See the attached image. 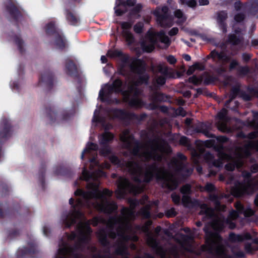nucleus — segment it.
Instances as JSON below:
<instances>
[{"instance_id": "34", "label": "nucleus", "mask_w": 258, "mask_h": 258, "mask_svg": "<svg viewBox=\"0 0 258 258\" xmlns=\"http://www.w3.org/2000/svg\"><path fill=\"white\" fill-rule=\"evenodd\" d=\"M181 4H185L189 7H194L196 6L197 3L195 0H180Z\"/></svg>"}, {"instance_id": "33", "label": "nucleus", "mask_w": 258, "mask_h": 258, "mask_svg": "<svg viewBox=\"0 0 258 258\" xmlns=\"http://www.w3.org/2000/svg\"><path fill=\"white\" fill-rule=\"evenodd\" d=\"M109 159H110V161L115 165H118L121 166L124 164L123 162L120 161L118 159V158L117 157H116L115 156H113V155L110 156L109 157Z\"/></svg>"}, {"instance_id": "53", "label": "nucleus", "mask_w": 258, "mask_h": 258, "mask_svg": "<svg viewBox=\"0 0 258 258\" xmlns=\"http://www.w3.org/2000/svg\"><path fill=\"white\" fill-rule=\"evenodd\" d=\"M167 60L170 64H174L176 62V59L173 55L168 56Z\"/></svg>"}, {"instance_id": "29", "label": "nucleus", "mask_w": 258, "mask_h": 258, "mask_svg": "<svg viewBox=\"0 0 258 258\" xmlns=\"http://www.w3.org/2000/svg\"><path fill=\"white\" fill-rule=\"evenodd\" d=\"M67 73L69 75H72L77 71V68L74 63L70 60H67Z\"/></svg>"}, {"instance_id": "24", "label": "nucleus", "mask_w": 258, "mask_h": 258, "mask_svg": "<svg viewBox=\"0 0 258 258\" xmlns=\"http://www.w3.org/2000/svg\"><path fill=\"white\" fill-rule=\"evenodd\" d=\"M174 14L175 17L177 19L176 23L178 25L182 24L186 21L187 17L180 9L175 11Z\"/></svg>"}, {"instance_id": "54", "label": "nucleus", "mask_w": 258, "mask_h": 258, "mask_svg": "<svg viewBox=\"0 0 258 258\" xmlns=\"http://www.w3.org/2000/svg\"><path fill=\"white\" fill-rule=\"evenodd\" d=\"M238 65V62L236 60H232L229 65V69L230 70L234 69L236 66Z\"/></svg>"}, {"instance_id": "5", "label": "nucleus", "mask_w": 258, "mask_h": 258, "mask_svg": "<svg viewBox=\"0 0 258 258\" xmlns=\"http://www.w3.org/2000/svg\"><path fill=\"white\" fill-rule=\"evenodd\" d=\"M235 207L237 212L232 210L229 213L228 218L226 220L221 213L219 212L215 213L212 209L208 208L206 204L201 205L200 213L205 214L207 219H212V221L210 226L215 230H222L225 225H227L229 228L233 229L235 227V224L232 220L235 219L238 217V213H243L245 216H250L253 215L255 212L250 208L244 210L240 202L235 203Z\"/></svg>"}, {"instance_id": "15", "label": "nucleus", "mask_w": 258, "mask_h": 258, "mask_svg": "<svg viewBox=\"0 0 258 258\" xmlns=\"http://www.w3.org/2000/svg\"><path fill=\"white\" fill-rule=\"evenodd\" d=\"M121 85L122 83L121 81L119 79H116L111 85L107 84L100 91L99 97L103 100L104 96H106L113 91L115 92H121L122 91L121 89Z\"/></svg>"}, {"instance_id": "4", "label": "nucleus", "mask_w": 258, "mask_h": 258, "mask_svg": "<svg viewBox=\"0 0 258 258\" xmlns=\"http://www.w3.org/2000/svg\"><path fill=\"white\" fill-rule=\"evenodd\" d=\"M120 139L124 148L132 150L133 154L146 161L150 159L160 161L163 153L168 154L171 151L167 144L158 140L149 141L145 144H139L135 141L128 130L122 133Z\"/></svg>"}, {"instance_id": "26", "label": "nucleus", "mask_w": 258, "mask_h": 258, "mask_svg": "<svg viewBox=\"0 0 258 258\" xmlns=\"http://www.w3.org/2000/svg\"><path fill=\"white\" fill-rule=\"evenodd\" d=\"M157 37L160 40V41L164 43L166 47H168L171 43L170 39L165 34V32L163 31H160L157 35Z\"/></svg>"}, {"instance_id": "6", "label": "nucleus", "mask_w": 258, "mask_h": 258, "mask_svg": "<svg viewBox=\"0 0 258 258\" xmlns=\"http://www.w3.org/2000/svg\"><path fill=\"white\" fill-rule=\"evenodd\" d=\"M128 66L131 70L139 75V80L130 82L128 84V89L122 92L124 101L128 102L130 106L133 107H142L144 103L138 97L140 91L137 89V86L141 84H147L148 75L145 72V68L141 62L136 59H128L125 64Z\"/></svg>"}, {"instance_id": "44", "label": "nucleus", "mask_w": 258, "mask_h": 258, "mask_svg": "<svg viewBox=\"0 0 258 258\" xmlns=\"http://www.w3.org/2000/svg\"><path fill=\"white\" fill-rule=\"evenodd\" d=\"M244 19V16L243 14L238 13L234 17V20L236 22H240Z\"/></svg>"}, {"instance_id": "58", "label": "nucleus", "mask_w": 258, "mask_h": 258, "mask_svg": "<svg viewBox=\"0 0 258 258\" xmlns=\"http://www.w3.org/2000/svg\"><path fill=\"white\" fill-rule=\"evenodd\" d=\"M242 57L243 60L244 61H248L250 59V58H251L250 55L249 54H248V53H243V54H242Z\"/></svg>"}, {"instance_id": "40", "label": "nucleus", "mask_w": 258, "mask_h": 258, "mask_svg": "<svg viewBox=\"0 0 258 258\" xmlns=\"http://www.w3.org/2000/svg\"><path fill=\"white\" fill-rule=\"evenodd\" d=\"M257 248H254L252 247L249 243H246L245 245V250L247 253H251L253 251L256 250Z\"/></svg>"}, {"instance_id": "25", "label": "nucleus", "mask_w": 258, "mask_h": 258, "mask_svg": "<svg viewBox=\"0 0 258 258\" xmlns=\"http://www.w3.org/2000/svg\"><path fill=\"white\" fill-rule=\"evenodd\" d=\"M113 135L111 133L105 132L99 137V141L101 144H105L111 141L113 139Z\"/></svg>"}, {"instance_id": "52", "label": "nucleus", "mask_w": 258, "mask_h": 258, "mask_svg": "<svg viewBox=\"0 0 258 258\" xmlns=\"http://www.w3.org/2000/svg\"><path fill=\"white\" fill-rule=\"evenodd\" d=\"M205 189L208 191H212L215 189V187L213 184L209 183L206 185Z\"/></svg>"}, {"instance_id": "19", "label": "nucleus", "mask_w": 258, "mask_h": 258, "mask_svg": "<svg viewBox=\"0 0 258 258\" xmlns=\"http://www.w3.org/2000/svg\"><path fill=\"white\" fill-rule=\"evenodd\" d=\"M132 25V24L129 22H122L121 23L123 35L128 44L132 43L134 40L132 34L128 30L131 28Z\"/></svg>"}, {"instance_id": "62", "label": "nucleus", "mask_w": 258, "mask_h": 258, "mask_svg": "<svg viewBox=\"0 0 258 258\" xmlns=\"http://www.w3.org/2000/svg\"><path fill=\"white\" fill-rule=\"evenodd\" d=\"M142 8V6L141 4H138L136 5L134 9V10L135 12H139L141 11Z\"/></svg>"}, {"instance_id": "17", "label": "nucleus", "mask_w": 258, "mask_h": 258, "mask_svg": "<svg viewBox=\"0 0 258 258\" xmlns=\"http://www.w3.org/2000/svg\"><path fill=\"white\" fill-rule=\"evenodd\" d=\"M180 237L181 240L179 241L181 246L185 250L192 251L194 250L192 246L194 236L192 235L185 236L181 235Z\"/></svg>"}, {"instance_id": "56", "label": "nucleus", "mask_w": 258, "mask_h": 258, "mask_svg": "<svg viewBox=\"0 0 258 258\" xmlns=\"http://www.w3.org/2000/svg\"><path fill=\"white\" fill-rule=\"evenodd\" d=\"M188 139L185 137H182L179 140V142L181 144L186 145L188 144Z\"/></svg>"}, {"instance_id": "14", "label": "nucleus", "mask_w": 258, "mask_h": 258, "mask_svg": "<svg viewBox=\"0 0 258 258\" xmlns=\"http://www.w3.org/2000/svg\"><path fill=\"white\" fill-rule=\"evenodd\" d=\"M227 111L225 108L222 109L218 114L217 117L219 120L216 122L218 129L224 133H229L230 129L226 125V122L229 120L227 116Z\"/></svg>"}, {"instance_id": "46", "label": "nucleus", "mask_w": 258, "mask_h": 258, "mask_svg": "<svg viewBox=\"0 0 258 258\" xmlns=\"http://www.w3.org/2000/svg\"><path fill=\"white\" fill-rule=\"evenodd\" d=\"M107 56L111 58L114 57L119 55V52L116 51L109 50L107 52Z\"/></svg>"}, {"instance_id": "21", "label": "nucleus", "mask_w": 258, "mask_h": 258, "mask_svg": "<svg viewBox=\"0 0 258 258\" xmlns=\"http://www.w3.org/2000/svg\"><path fill=\"white\" fill-rule=\"evenodd\" d=\"M156 37L155 35L150 34L147 38L149 42V44H147L145 43H143L142 44L143 49L147 52H150L153 51L155 48L154 46L156 42Z\"/></svg>"}, {"instance_id": "35", "label": "nucleus", "mask_w": 258, "mask_h": 258, "mask_svg": "<svg viewBox=\"0 0 258 258\" xmlns=\"http://www.w3.org/2000/svg\"><path fill=\"white\" fill-rule=\"evenodd\" d=\"M182 202L185 206H189V205L191 203V200L190 197L186 195H183L182 198Z\"/></svg>"}, {"instance_id": "45", "label": "nucleus", "mask_w": 258, "mask_h": 258, "mask_svg": "<svg viewBox=\"0 0 258 258\" xmlns=\"http://www.w3.org/2000/svg\"><path fill=\"white\" fill-rule=\"evenodd\" d=\"M56 45L58 48H61L64 47L65 44L62 38L59 37L56 40Z\"/></svg>"}, {"instance_id": "57", "label": "nucleus", "mask_w": 258, "mask_h": 258, "mask_svg": "<svg viewBox=\"0 0 258 258\" xmlns=\"http://www.w3.org/2000/svg\"><path fill=\"white\" fill-rule=\"evenodd\" d=\"M54 28V24L52 23H50L48 24L47 26V32L49 33L51 31H52Z\"/></svg>"}, {"instance_id": "61", "label": "nucleus", "mask_w": 258, "mask_h": 258, "mask_svg": "<svg viewBox=\"0 0 258 258\" xmlns=\"http://www.w3.org/2000/svg\"><path fill=\"white\" fill-rule=\"evenodd\" d=\"M233 254L235 256L237 257H242L244 256V253L242 251H239L236 253L233 252Z\"/></svg>"}, {"instance_id": "32", "label": "nucleus", "mask_w": 258, "mask_h": 258, "mask_svg": "<svg viewBox=\"0 0 258 258\" xmlns=\"http://www.w3.org/2000/svg\"><path fill=\"white\" fill-rule=\"evenodd\" d=\"M149 205H146L145 207L142 208L140 211V214L142 215L144 218H149L150 216V213L149 212Z\"/></svg>"}, {"instance_id": "37", "label": "nucleus", "mask_w": 258, "mask_h": 258, "mask_svg": "<svg viewBox=\"0 0 258 258\" xmlns=\"http://www.w3.org/2000/svg\"><path fill=\"white\" fill-rule=\"evenodd\" d=\"M190 190V186L189 184H186L183 186L180 189V191L183 195L189 193Z\"/></svg>"}, {"instance_id": "2", "label": "nucleus", "mask_w": 258, "mask_h": 258, "mask_svg": "<svg viewBox=\"0 0 258 258\" xmlns=\"http://www.w3.org/2000/svg\"><path fill=\"white\" fill-rule=\"evenodd\" d=\"M130 208L123 207L120 211V215L111 217L107 223V227L109 232L104 229H100L97 232V235L100 242L104 246L108 243L107 236L112 238H117V247L115 250L117 254L121 255L122 258H129L127 256L125 242L128 240L137 241L138 238L134 235L133 227L131 221L135 218L134 210L137 204L135 200L130 201Z\"/></svg>"}, {"instance_id": "48", "label": "nucleus", "mask_w": 258, "mask_h": 258, "mask_svg": "<svg viewBox=\"0 0 258 258\" xmlns=\"http://www.w3.org/2000/svg\"><path fill=\"white\" fill-rule=\"evenodd\" d=\"M237 89L233 90V93L231 95L230 98L225 103V106L226 107L228 106V105H229V103L234 98L235 95L237 94Z\"/></svg>"}, {"instance_id": "49", "label": "nucleus", "mask_w": 258, "mask_h": 258, "mask_svg": "<svg viewBox=\"0 0 258 258\" xmlns=\"http://www.w3.org/2000/svg\"><path fill=\"white\" fill-rule=\"evenodd\" d=\"M156 82L158 85H163L165 83L166 79H165V77L160 76L157 78Z\"/></svg>"}, {"instance_id": "38", "label": "nucleus", "mask_w": 258, "mask_h": 258, "mask_svg": "<svg viewBox=\"0 0 258 258\" xmlns=\"http://www.w3.org/2000/svg\"><path fill=\"white\" fill-rule=\"evenodd\" d=\"M199 66V64L198 63H195V64L190 66L187 72H186V74L188 75H191L192 73H194V72L195 71V70L198 68Z\"/></svg>"}, {"instance_id": "8", "label": "nucleus", "mask_w": 258, "mask_h": 258, "mask_svg": "<svg viewBox=\"0 0 258 258\" xmlns=\"http://www.w3.org/2000/svg\"><path fill=\"white\" fill-rule=\"evenodd\" d=\"M206 234V243L202 246L203 251L217 255L218 258H233L227 254L225 244L226 242L216 233L209 231L208 228H204Z\"/></svg>"}, {"instance_id": "64", "label": "nucleus", "mask_w": 258, "mask_h": 258, "mask_svg": "<svg viewBox=\"0 0 258 258\" xmlns=\"http://www.w3.org/2000/svg\"><path fill=\"white\" fill-rule=\"evenodd\" d=\"M251 171L252 172H256L258 171V164H254L252 166Z\"/></svg>"}, {"instance_id": "41", "label": "nucleus", "mask_w": 258, "mask_h": 258, "mask_svg": "<svg viewBox=\"0 0 258 258\" xmlns=\"http://www.w3.org/2000/svg\"><path fill=\"white\" fill-rule=\"evenodd\" d=\"M171 198L173 202L176 204H178L180 201V197L179 195H176L175 193H173L171 195Z\"/></svg>"}, {"instance_id": "51", "label": "nucleus", "mask_w": 258, "mask_h": 258, "mask_svg": "<svg viewBox=\"0 0 258 258\" xmlns=\"http://www.w3.org/2000/svg\"><path fill=\"white\" fill-rule=\"evenodd\" d=\"M178 32V29L177 27L172 28L168 32L170 36H172L176 35Z\"/></svg>"}, {"instance_id": "16", "label": "nucleus", "mask_w": 258, "mask_h": 258, "mask_svg": "<svg viewBox=\"0 0 258 258\" xmlns=\"http://www.w3.org/2000/svg\"><path fill=\"white\" fill-rule=\"evenodd\" d=\"M204 159L210 165L217 167H221L223 165L222 160H229L230 157L225 154H221L218 160H214L213 155L210 153H206L204 155Z\"/></svg>"}, {"instance_id": "43", "label": "nucleus", "mask_w": 258, "mask_h": 258, "mask_svg": "<svg viewBox=\"0 0 258 258\" xmlns=\"http://www.w3.org/2000/svg\"><path fill=\"white\" fill-rule=\"evenodd\" d=\"M201 79L197 78L195 76L191 77L188 79L189 82L192 83L194 84H198V83H200V82H201Z\"/></svg>"}, {"instance_id": "55", "label": "nucleus", "mask_w": 258, "mask_h": 258, "mask_svg": "<svg viewBox=\"0 0 258 258\" xmlns=\"http://www.w3.org/2000/svg\"><path fill=\"white\" fill-rule=\"evenodd\" d=\"M177 115H181L182 116H184L186 114L185 110L182 108H179L176 112Z\"/></svg>"}, {"instance_id": "3", "label": "nucleus", "mask_w": 258, "mask_h": 258, "mask_svg": "<svg viewBox=\"0 0 258 258\" xmlns=\"http://www.w3.org/2000/svg\"><path fill=\"white\" fill-rule=\"evenodd\" d=\"M98 186L97 183L89 182L87 184L88 191L84 192L81 189H77L75 194L76 196H81L82 197L77 200V203L74 207L72 213L68 215L64 219V223L66 226L70 227L72 224L76 222V219H80L79 223L77 234L73 233L69 236L70 240L77 238V243L75 246V249H81V245L86 243L89 240L90 234L92 230L89 226L90 222L88 221L85 222L83 221L82 214L78 211V209L82 207H92V199L93 196H100L101 194L96 191V188Z\"/></svg>"}, {"instance_id": "9", "label": "nucleus", "mask_w": 258, "mask_h": 258, "mask_svg": "<svg viewBox=\"0 0 258 258\" xmlns=\"http://www.w3.org/2000/svg\"><path fill=\"white\" fill-rule=\"evenodd\" d=\"M242 176L244 178L243 183H238L232 189V192L235 197L252 194L255 190V185L253 179L251 178L250 172L244 171L242 173Z\"/></svg>"}, {"instance_id": "27", "label": "nucleus", "mask_w": 258, "mask_h": 258, "mask_svg": "<svg viewBox=\"0 0 258 258\" xmlns=\"http://www.w3.org/2000/svg\"><path fill=\"white\" fill-rule=\"evenodd\" d=\"M211 56L214 58H217L219 60H221L224 62H227L229 60L230 58L224 53H219L216 50H213L211 52Z\"/></svg>"}, {"instance_id": "10", "label": "nucleus", "mask_w": 258, "mask_h": 258, "mask_svg": "<svg viewBox=\"0 0 258 258\" xmlns=\"http://www.w3.org/2000/svg\"><path fill=\"white\" fill-rule=\"evenodd\" d=\"M252 150L258 151V140L256 142L249 141L246 143L243 148H240L237 151V159L232 160L231 162L225 165V168L228 171H233L235 167L239 168L242 165L241 158L248 156Z\"/></svg>"}, {"instance_id": "36", "label": "nucleus", "mask_w": 258, "mask_h": 258, "mask_svg": "<svg viewBox=\"0 0 258 258\" xmlns=\"http://www.w3.org/2000/svg\"><path fill=\"white\" fill-rule=\"evenodd\" d=\"M68 20L72 25H75L78 22V18L72 14H69L67 16Z\"/></svg>"}, {"instance_id": "12", "label": "nucleus", "mask_w": 258, "mask_h": 258, "mask_svg": "<svg viewBox=\"0 0 258 258\" xmlns=\"http://www.w3.org/2000/svg\"><path fill=\"white\" fill-rule=\"evenodd\" d=\"M141 191V188L133 185L126 178L119 177L118 180L117 189L115 191V194L118 199H121L123 198L127 192L137 194Z\"/></svg>"}, {"instance_id": "23", "label": "nucleus", "mask_w": 258, "mask_h": 258, "mask_svg": "<svg viewBox=\"0 0 258 258\" xmlns=\"http://www.w3.org/2000/svg\"><path fill=\"white\" fill-rule=\"evenodd\" d=\"M210 200L213 202L215 208L219 211H224L225 207L224 205H221L220 204V198L215 194H211Z\"/></svg>"}, {"instance_id": "47", "label": "nucleus", "mask_w": 258, "mask_h": 258, "mask_svg": "<svg viewBox=\"0 0 258 258\" xmlns=\"http://www.w3.org/2000/svg\"><path fill=\"white\" fill-rule=\"evenodd\" d=\"M104 220L102 218H94L91 221V224L94 226L97 225L98 223L100 222H104Z\"/></svg>"}, {"instance_id": "50", "label": "nucleus", "mask_w": 258, "mask_h": 258, "mask_svg": "<svg viewBox=\"0 0 258 258\" xmlns=\"http://www.w3.org/2000/svg\"><path fill=\"white\" fill-rule=\"evenodd\" d=\"M238 71L241 74L245 75L248 72L249 69L247 67H241L239 68Z\"/></svg>"}, {"instance_id": "11", "label": "nucleus", "mask_w": 258, "mask_h": 258, "mask_svg": "<svg viewBox=\"0 0 258 258\" xmlns=\"http://www.w3.org/2000/svg\"><path fill=\"white\" fill-rule=\"evenodd\" d=\"M147 242L162 258H171L172 257L177 258L178 251L176 247L173 246L170 249L165 250L158 245L156 240L150 234L148 235Z\"/></svg>"}, {"instance_id": "7", "label": "nucleus", "mask_w": 258, "mask_h": 258, "mask_svg": "<svg viewBox=\"0 0 258 258\" xmlns=\"http://www.w3.org/2000/svg\"><path fill=\"white\" fill-rule=\"evenodd\" d=\"M103 173L100 170L93 172L91 174L84 168L82 172V176L81 177L82 179L85 180H89L90 179L93 180V183H97L99 185V183L96 179L100 177L103 175ZM98 186L96 188V191L100 193L101 196H93L92 199V207L96 208L97 210L106 213H111L115 211L117 209V206L115 202L113 201H109L105 196L110 197L112 195V192L107 189H104L102 192L98 190Z\"/></svg>"}, {"instance_id": "18", "label": "nucleus", "mask_w": 258, "mask_h": 258, "mask_svg": "<svg viewBox=\"0 0 258 258\" xmlns=\"http://www.w3.org/2000/svg\"><path fill=\"white\" fill-rule=\"evenodd\" d=\"M136 3V0H127L126 2H123L122 0H116V6L114 7L116 15L117 16H120L126 11V9L125 10H121L118 9V7L120 6H122L124 7H125L126 6L131 7L134 6Z\"/></svg>"}, {"instance_id": "39", "label": "nucleus", "mask_w": 258, "mask_h": 258, "mask_svg": "<svg viewBox=\"0 0 258 258\" xmlns=\"http://www.w3.org/2000/svg\"><path fill=\"white\" fill-rule=\"evenodd\" d=\"M165 214L167 217H171L176 215V212L173 208L166 211Z\"/></svg>"}, {"instance_id": "59", "label": "nucleus", "mask_w": 258, "mask_h": 258, "mask_svg": "<svg viewBox=\"0 0 258 258\" xmlns=\"http://www.w3.org/2000/svg\"><path fill=\"white\" fill-rule=\"evenodd\" d=\"M220 29L222 30L224 33L227 32L226 25L224 22L221 23H218Z\"/></svg>"}, {"instance_id": "28", "label": "nucleus", "mask_w": 258, "mask_h": 258, "mask_svg": "<svg viewBox=\"0 0 258 258\" xmlns=\"http://www.w3.org/2000/svg\"><path fill=\"white\" fill-rule=\"evenodd\" d=\"M242 37H237L234 34H230L228 37V41L234 45L239 44L242 42Z\"/></svg>"}, {"instance_id": "42", "label": "nucleus", "mask_w": 258, "mask_h": 258, "mask_svg": "<svg viewBox=\"0 0 258 258\" xmlns=\"http://www.w3.org/2000/svg\"><path fill=\"white\" fill-rule=\"evenodd\" d=\"M143 28V24L142 23H138L134 26V31L137 33L142 32Z\"/></svg>"}, {"instance_id": "63", "label": "nucleus", "mask_w": 258, "mask_h": 258, "mask_svg": "<svg viewBox=\"0 0 258 258\" xmlns=\"http://www.w3.org/2000/svg\"><path fill=\"white\" fill-rule=\"evenodd\" d=\"M199 3L200 6H206L209 4L208 0H199Z\"/></svg>"}, {"instance_id": "22", "label": "nucleus", "mask_w": 258, "mask_h": 258, "mask_svg": "<svg viewBox=\"0 0 258 258\" xmlns=\"http://www.w3.org/2000/svg\"><path fill=\"white\" fill-rule=\"evenodd\" d=\"M209 126H207L204 123H200L195 129V131L198 133H202L208 138L214 137V135L209 133Z\"/></svg>"}, {"instance_id": "13", "label": "nucleus", "mask_w": 258, "mask_h": 258, "mask_svg": "<svg viewBox=\"0 0 258 258\" xmlns=\"http://www.w3.org/2000/svg\"><path fill=\"white\" fill-rule=\"evenodd\" d=\"M168 8L165 6L162 8H158L154 12L157 21L163 27H170L173 24L171 18L168 14Z\"/></svg>"}, {"instance_id": "30", "label": "nucleus", "mask_w": 258, "mask_h": 258, "mask_svg": "<svg viewBox=\"0 0 258 258\" xmlns=\"http://www.w3.org/2000/svg\"><path fill=\"white\" fill-rule=\"evenodd\" d=\"M97 149V144L94 143H88L85 149H84L81 158L83 159L84 153L89 152L91 150H96Z\"/></svg>"}, {"instance_id": "60", "label": "nucleus", "mask_w": 258, "mask_h": 258, "mask_svg": "<svg viewBox=\"0 0 258 258\" xmlns=\"http://www.w3.org/2000/svg\"><path fill=\"white\" fill-rule=\"evenodd\" d=\"M9 130L8 128H5L4 129V131L3 132L0 133V136L2 137V138H5V137H7V135L9 133Z\"/></svg>"}, {"instance_id": "20", "label": "nucleus", "mask_w": 258, "mask_h": 258, "mask_svg": "<svg viewBox=\"0 0 258 258\" xmlns=\"http://www.w3.org/2000/svg\"><path fill=\"white\" fill-rule=\"evenodd\" d=\"M251 239V235L248 233H245L242 234H236L234 233H230L229 235V241L231 242H240L245 239Z\"/></svg>"}, {"instance_id": "1", "label": "nucleus", "mask_w": 258, "mask_h": 258, "mask_svg": "<svg viewBox=\"0 0 258 258\" xmlns=\"http://www.w3.org/2000/svg\"><path fill=\"white\" fill-rule=\"evenodd\" d=\"M186 157L181 153L177 154V158H173L168 164L170 171L159 166L156 163L147 165L143 162L129 161L125 163L126 168L132 175L134 180L138 182H149L155 176L158 180H162V187L170 190L176 188L178 181L175 175L170 171L180 172L183 176L190 175L192 168H186L184 161Z\"/></svg>"}, {"instance_id": "31", "label": "nucleus", "mask_w": 258, "mask_h": 258, "mask_svg": "<svg viewBox=\"0 0 258 258\" xmlns=\"http://www.w3.org/2000/svg\"><path fill=\"white\" fill-rule=\"evenodd\" d=\"M227 18V14L225 11H221L218 13L217 21L218 23H223Z\"/></svg>"}]
</instances>
